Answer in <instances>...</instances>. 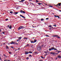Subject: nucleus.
<instances>
[{
    "mask_svg": "<svg viewBox=\"0 0 61 61\" xmlns=\"http://www.w3.org/2000/svg\"><path fill=\"white\" fill-rule=\"evenodd\" d=\"M56 6H58V4L56 5Z\"/></svg>",
    "mask_w": 61,
    "mask_h": 61,
    "instance_id": "13d9d810",
    "label": "nucleus"
},
{
    "mask_svg": "<svg viewBox=\"0 0 61 61\" xmlns=\"http://www.w3.org/2000/svg\"><path fill=\"white\" fill-rule=\"evenodd\" d=\"M52 28H53V27H51L50 29V30H51V29H52Z\"/></svg>",
    "mask_w": 61,
    "mask_h": 61,
    "instance_id": "72a5a7b5",
    "label": "nucleus"
},
{
    "mask_svg": "<svg viewBox=\"0 0 61 61\" xmlns=\"http://www.w3.org/2000/svg\"><path fill=\"white\" fill-rule=\"evenodd\" d=\"M8 20V19H5L6 21H7V20Z\"/></svg>",
    "mask_w": 61,
    "mask_h": 61,
    "instance_id": "f704fd0d",
    "label": "nucleus"
},
{
    "mask_svg": "<svg viewBox=\"0 0 61 61\" xmlns=\"http://www.w3.org/2000/svg\"><path fill=\"white\" fill-rule=\"evenodd\" d=\"M16 56V55H15V54L14 56Z\"/></svg>",
    "mask_w": 61,
    "mask_h": 61,
    "instance_id": "680f3d73",
    "label": "nucleus"
},
{
    "mask_svg": "<svg viewBox=\"0 0 61 61\" xmlns=\"http://www.w3.org/2000/svg\"><path fill=\"white\" fill-rule=\"evenodd\" d=\"M57 15H54V16L55 17H57Z\"/></svg>",
    "mask_w": 61,
    "mask_h": 61,
    "instance_id": "a878e982",
    "label": "nucleus"
},
{
    "mask_svg": "<svg viewBox=\"0 0 61 61\" xmlns=\"http://www.w3.org/2000/svg\"><path fill=\"white\" fill-rule=\"evenodd\" d=\"M2 60V59L1 58V57H0V60Z\"/></svg>",
    "mask_w": 61,
    "mask_h": 61,
    "instance_id": "052dcab7",
    "label": "nucleus"
},
{
    "mask_svg": "<svg viewBox=\"0 0 61 61\" xmlns=\"http://www.w3.org/2000/svg\"><path fill=\"white\" fill-rule=\"evenodd\" d=\"M33 47V46L31 45V47Z\"/></svg>",
    "mask_w": 61,
    "mask_h": 61,
    "instance_id": "09e8293b",
    "label": "nucleus"
},
{
    "mask_svg": "<svg viewBox=\"0 0 61 61\" xmlns=\"http://www.w3.org/2000/svg\"><path fill=\"white\" fill-rule=\"evenodd\" d=\"M21 1H25V0H21Z\"/></svg>",
    "mask_w": 61,
    "mask_h": 61,
    "instance_id": "864d4df0",
    "label": "nucleus"
},
{
    "mask_svg": "<svg viewBox=\"0 0 61 61\" xmlns=\"http://www.w3.org/2000/svg\"><path fill=\"white\" fill-rule=\"evenodd\" d=\"M6 61H11L10 60H8L7 61L6 60Z\"/></svg>",
    "mask_w": 61,
    "mask_h": 61,
    "instance_id": "4d7b16f0",
    "label": "nucleus"
},
{
    "mask_svg": "<svg viewBox=\"0 0 61 61\" xmlns=\"http://www.w3.org/2000/svg\"><path fill=\"white\" fill-rule=\"evenodd\" d=\"M41 5H42V4L41 3H38V5H41Z\"/></svg>",
    "mask_w": 61,
    "mask_h": 61,
    "instance_id": "5701e85b",
    "label": "nucleus"
},
{
    "mask_svg": "<svg viewBox=\"0 0 61 61\" xmlns=\"http://www.w3.org/2000/svg\"><path fill=\"white\" fill-rule=\"evenodd\" d=\"M57 58H57V57H56V60H57Z\"/></svg>",
    "mask_w": 61,
    "mask_h": 61,
    "instance_id": "6e6d98bb",
    "label": "nucleus"
},
{
    "mask_svg": "<svg viewBox=\"0 0 61 61\" xmlns=\"http://www.w3.org/2000/svg\"><path fill=\"white\" fill-rule=\"evenodd\" d=\"M15 44V42L13 41H11V42L10 43V44Z\"/></svg>",
    "mask_w": 61,
    "mask_h": 61,
    "instance_id": "39448f33",
    "label": "nucleus"
},
{
    "mask_svg": "<svg viewBox=\"0 0 61 61\" xmlns=\"http://www.w3.org/2000/svg\"><path fill=\"white\" fill-rule=\"evenodd\" d=\"M49 6H50V7H53V6L50 5Z\"/></svg>",
    "mask_w": 61,
    "mask_h": 61,
    "instance_id": "c756f323",
    "label": "nucleus"
},
{
    "mask_svg": "<svg viewBox=\"0 0 61 61\" xmlns=\"http://www.w3.org/2000/svg\"><path fill=\"white\" fill-rule=\"evenodd\" d=\"M49 26L50 27H52V26L51 25Z\"/></svg>",
    "mask_w": 61,
    "mask_h": 61,
    "instance_id": "37998d69",
    "label": "nucleus"
},
{
    "mask_svg": "<svg viewBox=\"0 0 61 61\" xmlns=\"http://www.w3.org/2000/svg\"><path fill=\"white\" fill-rule=\"evenodd\" d=\"M44 52L45 53H46V54H47V53H48V51H45Z\"/></svg>",
    "mask_w": 61,
    "mask_h": 61,
    "instance_id": "9d476101",
    "label": "nucleus"
},
{
    "mask_svg": "<svg viewBox=\"0 0 61 61\" xmlns=\"http://www.w3.org/2000/svg\"><path fill=\"white\" fill-rule=\"evenodd\" d=\"M19 41V39H18L17 40V42H18V41Z\"/></svg>",
    "mask_w": 61,
    "mask_h": 61,
    "instance_id": "a19ab883",
    "label": "nucleus"
},
{
    "mask_svg": "<svg viewBox=\"0 0 61 61\" xmlns=\"http://www.w3.org/2000/svg\"><path fill=\"white\" fill-rule=\"evenodd\" d=\"M6 61V59H5L4 60V61Z\"/></svg>",
    "mask_w": 61,
    "mask_h": 61,
    "instance_id": "0e129e2a",
    "label": "nucleus"
},
{
    "mask_svg": "<svg viewBox=\"0 0 61 61\" xmlns=\"http://www.w3.org/2000/svg\"><path fill=\"white\" fill-rule=\"evenodd\" d=\"M20 2H23V1H19Z\"/></svg>",
    "mask_w": 61,
    "mask_h": 61,
    "instance_id": "bf43d9fd",
    "label": "nucleus"
},
{
    "mask_svg": "<svg viewBox=\"0 0 61 61\" xmlns=\"http://www.w3.org/2000/svg\"><path fill=\"white\" fill-rule=\"evenodd\" d=\"M36 2H39V1H38L37 0H36Z\"/></svg>",
    "mask_w": 61,
    "mask_h": 61,
    "instance_id": "ea45409f",
    "label": "nucleus"
},
{
    "mask_svg": "<svg viewBox=\"0 0 61 61\" xmlns=\"http://www.w3.org/2000/svg\"><path fill=\"white\" fill-rule=\"evenodd\" d=\"M39 61H43V60L41 59L40 60H39Z\"/></svg>",
    "mask_w": 61,
    "mask_h": 61,
    "instance_id": "a18cd8bd",
    "label": "nucleus"
},
{
    "mask_svg": "<svg viewBox=\"0 0 61 61\" xmlns=\"http://www.w3.org/2000/svg\"><path fill=\"white\" fill-rule=\"evenodd\" d=\"M25 28V27L23 26H20L18 28V30H19L21 29H23V28Z\"/></svg>",
    "mask_w": 61,
    "mask_h": 61,
    "instance_id": "7ed1b4c3",
    "label": "nucleus"
},
{
    "mask_svg": "<svg viewBox=\"0 0 61 61\" xmlns=\"http://www.w3.org/2000/svg\"><path fill=\"white\" fill-rule=\"evenodd\" d=\"M57 57L58 58H61V56L60 55H58L57 56Z\"/></svg>",
    "mask_w": 61,
    "mask_h": 61,
    "instance_id": "6e6552de",
    "label": "nucleus"
},
{
    "mask_svg": "<svg viewBox=\"0 0 61 61\" xmlns=\"http://www.w3.org/2000/svg\"><path fill=\"white\" fill-rule=\"evenodd\" d=\"M10 14H12V13H13V12L12 11H10Z\"/></svg>",
    "mask_w": 61,
    "mask_h": 61,
    "instance_id": "6ab92c4d",
    "label": "nucleus"
},
{
    "mask_svg": "<svg viewBox=\"0 0 61 61\" xmlns=\"http://www.w3.org/2000/svg\"><path fill=\"white\" fill-rule=\"evenodd\" d=\"M29 54V52H28V51H27L25 52V55H27V54Z\"/></svg>",
    "mask_w": 61,
    "mask_h": 61,
    "instance_id": "1a4fd4ad",
    "label": "nucleus"
},
{
    "mask_svg": "<svg viewBox=\"0 0 61 61\" xmlns=\"http://www.w3.org/2000/svg\"><path fill=\"white\" fill-rule=\"evenodd\" d=\"M18 50V49H16V50H15V51H17Z\"/></svg>",
    "mask_w": 61,
    "mask_h": 61,
    "instance_id": "3c124183",
    "label": "nucleus"
},
{
    "mask_svg": "<svg viewBox=\"0 0 61 61\" xmlns=\"http://www.w3.org/2000/svg\"><path fill=\"white\" fill-rule=\"evenodd\" d=\"M55 54H58V53H55Z\"/></svg>",
    "mask_w": 61,
    "mask_h": 61,
    "instance_id": "69168bd1",
    "label": "nucleus"
},
{
    "mask_svg": "<svg viewBox=\"0 0 61 61\" xmlns=\"http://www.w3.org/2000/svg\"><path fill=\"white\" fill-rule=\"evenodd\" d=\"M30 4H32V5H34V4H33L32 3H31V2H30Z\"/></svg>",
    "mask_w": 61,
    "mask_h": 61,
    "instance_id": "a211bd4d",
    "label": "nucleus"
},
{
    "mask_svg": "<svg viewBox=\"0 0 61 61\" xmlns=\"http://www.w3.org/2000/svg\"><path fill=\"white\" fill-rule=\"evenodd\" d=\"M11 48H14V46H11Z\"/></svg>",
    "mask_w": 61,
    "mask_h": 61,
    "instance_id": "473e14b6",
    "label": "nucleus"
},
{
    "mask_svg": "<svg viewBox=\"0 0 61 61\" xmlns=\"http://www.w3.org/2000/svg\"><path fill=\"white\" fill-rule=\"evenodd\" d=\"M18 50H20V48H18Z\"/></svg>",
    "mask_w": 61,
    "mask_h": 61,
    "instance_id": "e2e57ef3",
    "label": "nucleus"
},
{
    "mask_svg": "<svg viewBox=\"0 0 61 61\" xmlns=\"http://www.w3.org/2000/svg\"><path fill=\"white\" fill-rule=\"evenodd\" d=\"M44 20L43 19H41V21H44Z\"/></svg>",
    "mask_w": 61,
    "mask_h": 61,
    "instance_id": "c85d7f7f",
    "label": "nucleus"
},
{
    "mask_svg": "<svg viewBox=\"0 0 61 61\" xmlns=\"http://www.w3.org/2000/svg\"><path fill=\"white\" fill-rule=\"evenodd\" d=\"M6 49H9V47H8V46H7V45H6Z\"/></svg>",
    "mask_w": 61,
    "mask_h": 61,
    "instance_id": "9b49d317",
    "label": "nucleus"
},
{
    "mask_svg": "<svg viewBox=\"0 0 61 61\" xmlns=\"http://www.w3.org/2000/svg\"><path fill=\"white\" fill-rule=\"evenodd\" d=\"M29 57H31V56H32V55H29Z\"/></svg>",
    "mask_w": 61,
    "mask_h": 61,
    "instance_id": "49530a36",
    "label": "nucleus"
},
{
    "mask_svg": "<svg viewBox=\"0 0 61 61\" xmlns=\"http://www.w3.org/2000/svg\"><path fill=\"white\" fill-rule=\"evenodd\" d=\"M18 38L19 39H20V40L21 39V38H22V37H19Z\"/></svg>",
    "mask_w": 61,
    "mask_h": 61,
    "instance_id": "ddd939ff",
    "label": "nucleus"
},
{
    "mask_svg": "<svg viewBox=\"0 0 61 61\" xmlns=\"http://www.w3.org/2000/svg\"><path fill=\"white\" fill-rule=\"evenodd\" d=\"M58 36V35H54L52 36H54V37H56V36Z\"/></svg>",
    "mask_w": 61,
    "mask_h": 61,
    "instance_id": "f8f14e48",
    "label": "nucleus"
},
{
    "mask_svg": "<svg viewBox=\"0 0 61 61\" xmlns=\"http://www.w3.org/2000/svg\"><path fill=\"white\" fill-rule=\"evenodd\" d=\"M26 58V59L28 60V59H29V57H27Z\"/></svg>",
    "mask_w": 61,
    "mask_h": 61,
    "instance_id": "c9c22d12",
    "label": "nucleus"
},
{
    "mask_svg": "<svg viewBox=\"0 0 61 61\" xmlns=\"http://www.w3.org/2000/svg\"><path fill=\"white\" fill-rule=\"evenodd\" d=\"M24 39H26V40H27V38L26 37H24Z\"/></svg>",
    "mask_w": 61,
    "mask_h": 61,
    "instance_id": "bb28decb",
    "label": "nucleus"
},
{
    "mask_svg": "<svg viewBox=\"0 0 61 61\" xmlns=\"http://www.w3.org/2000/svg\"><path fill=\"white\" fill-rule=\"evenodd\" d=\"M9 54H11V52H9Z\"/></svg>",
    "mask_w": 61,
    "mask_h": 61,
    "instance_id": "603ef678",
    "label": "nucleus"
},
{
    "mask_svg": "<svg viewBox=\"0 0 61 61\" xmlns=\"http://www.w3.org/2000/svg\"><path fill=\"white\" fill-rule=\"evenodd\" d=\"M43 46H44V45H42L41 46V47H43Z\"/></svg>",
    "mask_w": 61,
    "mask_h": 61,
    "instance_id": "8fccbe9b",
    "label": "nucleus"
},
{
    "mask_svg": "<svg viewBox=\"0 0 61 61\" xmlns=\"http://www.w3.org/2000/svg\"><path fill=\"white\" fill-rule=\"evenodd\" d=\"M11 44V43H10V42L9 43H8V45H10V44Z\"/></svg>",
    "mask_w": 61,
    "mask_h": 61,
    "instance_id": "e433bc0d",
    "label": "nucleus"
},
{
    "mask_svg": "<svg viewBox=\"0 0 61 61\" xmlns=\"http://www.w3.org/2000/svg\"><path fill=\"white\" fill-rule=\"evenodd\" d=\"M20 15V16H21L23 18H25V17L21 15Z\"/></svg>",
    "mask_w": 61,
    "mask_h": 61,
    "instance_id": "423d86ee",
    "label": "nucleus"
},
{
    "mask_svg": "<svg viewBox=\"0 0 61 61\" xmlns=\"http://www.w3.org/2000/svg\"><path fill=\"white\" fill-rule=\"evenodd\" d=\"M45 36H46V37H50L48 35H46Z\"/></svg>",
    "mask_w": 61,
    "mask_h": 61,
    "instance_id": "412c9836",
    "label": "nucleus"
},
{
    "mask_svg": "<svg viewBox=\"0 0 61 61\" xmlns=\"http://www.w3.org/2000/svg\"><path fill=\"white\" fill-rule=\"evenodd\" d=\"M49 19V18H48L46 19V20H48Z\"/></svg>",
    "mask_w": 61,
    "mask_h": 61,
    "instance_id": "58836bf2",
    "label": "nucleus"
},
{
    "mask_svg": "<svg viewBox=\"0 0 61 61\" xmlns=\"http://www.w3.org/2000/svg\"><path fill=\"white\" fill-rule=\"evenodd\" d=\"M57 38H60V37L59 36H57Z\"/></svg>",
    "mask_w": 61,
    "mask_h": 61,
    "instance_id": "2f4dec72",
    "label": "nucleus"
},
{
    "mask_svg": "<svg viewBox=\"0 0 61 61\" xmlns=\"http://www.w3.org/2000/svg\"><path fill=\"white\" fill-rule=\"evenodd\" d=\"M15 44H16V45H18V43H15Z\"/></svg>",
    "mask_w": 61,
    "mask_h": 61,
    "instance_id": "de8ad7c7",
    "label": "nucleus"
},
{
    "mask_svg": "<svg viewBox=\"0 0 61 61\" xmlns=\"http://www.w3.org/2000/svg\"><path fill=\"white\" fill-rule=\"evenodd\" d=\"M26 46H27L26 45L25 46V47H26Z\"/></svg>",
    "mask_w": 61,
    "mask_h": 61,
    "instance_id": "338daca9",
    "label": "nucleus"
},
{
    "mask_svg": "<svg viewBox=\"0 0 61 61\" xmlns=\"http://www.w3.org/2000/svg\"><path fill=\"white\" fill-rule=\"evenodd\" d=\"M29 53H30V54H31V53H32L33 52H31V51H30L29 52Z\"/></svg>",
    "mask_w": 61,
    "mask_h": 61,
    "instance_id": "aec40b11",
    "label": "nucleus"
},
{
    "mask_svg": "<svg viewBox=\"0 0 61 61\" xmlns=\"http://www.w3.org/2000/svg\"><path fill=\"white\" fill-rule=\"evenodd\" d=\"M26 46H29V44H26Z\"/></svg>",
    "mask_w": 61,
    "mask_h": 61,
    "instance_id": "393cba45",
    "label": "nucleus"
},
{
    "mask_svg": "<svg viewBox=\"0 0 61 61\" xmlns=\"http://www.w3.org/2000/svg\"><path fill=\"white\" fill-rule=\"evenodd\" d=\"M56 50V52H58L59 53H60V52H61V51H58L57 50L56 48H54V47H52L51 48H50L49 49V51H51V50Z\"/></svg>",
    "mask_w": 61,
    "mask_h": 61,
    "instance_id": "f257e3e1",
    "label": "nucleus"
},
{
    "mask_svg": "<svg viewBox=\"0 0 61 61\" xmlns=\"http://www.w3.org/2000/svg\"><path fill=\"white\" fill-rule=\"evenodd\" d=\"M41 58H44V57H43V56H41Z\"/></svg>",
    "mask_w": 61,
    "mask_h": 61,
    "instance_id": "c03bdc74",
    "label": "nucleus"
},
{
    "mask_svg": "<svg viewBox=\"0 0 61 61\" xmlns=\"http://www.w3.org/2000/svg\"><path fill=\"white\" fill-rule=\"evenodd\" d=\"M23 14H25V12L24 11H23Z\"/></svg>",
    "mask_w": 61,
    "mask_h": 61,
    "instance_id": "7c9ffc66",
    "label": "nucleus"
},
{
    "mask_svg": "<svg viewBox=\"0 0 61 61\" xmlns=\"http://www.w3.org/2000/svg\"><path fill=\"white\" fill-rule=\"evenodd\" d=\"M57 17H58V18H60V17L59 16H57Z\"/></svg>",
    "mask_w": 61,
    "mask_h": 61,
    "instance_id": "4c0bfd02",
    "label": "nucleus"
},
{
    "mask_svg": "<svg viewBox=\"0 0 61 61\" xmlns=\"http://www.w3.org/2000/svg\"><path fill=\"white\" fill-rule=\"evenodd\" d=\"M34 53L35 54H37V52H35Z\"/></svg>",
    "mask_w": 61,
    "mask_h": 61,
    "instance_id": "79ce46f5",
    "label": "nucleus"
},
{
    "mask_svg": "<svg viewBox=\"0 0 61 61\" xmlns=\"http://www.w3.org/2000/svg\"><path fill=\"white\" fill-rule=\"evenodd\" d=\"M4 56H5L6 57H7V56H6V55H5V54H4Z\"/></svg>",
    "mask_w": 61,
    "mask_h": 61,
    "instance_id": "cd10ccee",
    "label": "nucleus"
},
{
    "mask_svg": "<svg viewBox=\"0 0 61 61\" xmlns=\"http://www.w3.org/2000/svg\"><path fill=\"white\" fill-rule=\"evenodd\" d=\"M51 54H52L53 55H55L56 53L55 52H51Z\"/></svg>",
    "mask_w": 61,
    "mask_h": 61,
    "instance_id": "0eeeda50",
    "label": "nucleus"
},
{
    "mask_svg": "<svg viewBox=\"0 0 61 61\" xmlns=\"http://www.w3.org/2000/svg\"><path fill=\"white\" fill-rule=\"evenodd\" d=\"M59 11H60V12H61V10H59Z\"/></svg>",
    "mask_w": 61,
    "mask_h": 61,
    "instance_id": "774afa93",
    "label": "nucleus"
},
{
    "mask_svg": "<svg viewBox=\"0 0 61 61\" xmlns=\"http://www.w3.org/2000/svg\"><path fill=\"white\" fill-rule=\"evenodd\" d=\"M58 5H59L60 6V5H61V3H59L58 4Z\"/></svg>",
    "mask_w": 61,
    "mask_h": 61,
    "instance_id": "2eb2a0df",
    "label": "nucleus"
},
{
    "mask_svg": "<svg viewBox=\"0 0 61 61\" xmlns=\"http://www.w3.org/2000/svg\"><path fill=\"white\" fill-rule=\"evenodd\" d=\"M2 33L3 34H5V32H2Z\"/></svg>",
    "mask_w": 61,
    "mask_h": 61,
    "instance_id": "5fc2aeb1",
    "label": "nucleus"
},
{
    "mask_svg": "<svg viewBox=\"0 0 61 61\" xmlns=\"http://www.w3.org/2000/svg\"><path fill=\"white\" fill-rule=\"evenodd\" d=\"M30 42H31V43H34V41H30Z\"/></svg>",
    "mask_w": 61,
    "mask_h": 61,
    "instance_id": "dca6fc26",
    "label": "nucleus"
},
{
    "mask_svg": "<svg viewBox=\"0 0 61 61\" xmlns=\"http://www.w3.org/2000/svg\"><path fill=\"white\" fill-rule=\"evenodd\" d=\"M53 26H55V27H56V24H55L54 25H53Z\"/></svg>",
    "mask_w": 61,
    "mask_h": 61,
    "instance_id": "b1692460",
    "label": "nucleus"
},
{
    "mask_svg": "<svg viewBox=\"0 0 61 61\" xmlns=\"http://www.w3.org/2000/svg\"><path fill=\"white\" fill-rule=\"evenodd\" d=\"M23 11L22 10H20V12L21 13H23Z\"/></svg>",
    "mask_w": 61,
    "mask_h": 61,
    "instance_id": "f3484780",
    "label": "nucleus"
},
{
    "mask_svg": "<svg viewBox=\"0 0 61 61\" xmlns=\"http://www.w3.org/2000/svg\"><path fill=\"white\" fill-rule=\"evenodd\" d=\"M36 41H37L36 40V39L34 40V41H33V42H34V43H35V42H36Z\"/></svg>",
    "mask_w": 61,
    "mask_h": 61,
    "instance_id": "4468645a",
    "label": "nucleus"
},
{
    "mask_svg": "<svg viewBox=\"0 0 61 61\" xmlns=\"http://www.w3.org/2000/svg\"><path fill=\"white\" fill-rule=\"evenodd\" d=\"M7 27L10 29H12V26L10 24L7 26Z\"/></svg>",
    "mask_w": 61,
    "mask_h": 61,
    "instance_id": "20e7f679",
    "label": "nucleus"
},
{
    "mask_svg": "<svg viewBox=\"0 0 61 61\" xmlns=\"http://www.w3.org/2000/svg\"><path fill=\"white\" fill-rule=\"evenodd\" d=\"M18 13H19V12H15L14 14H18Z\"/></svg>",
    "mask_w": 61,
    "mask_h": 61,
    "instance_id": "4be33fe9",
    "label": "nucleus"
},
{
    "mask_svg": "<svg viewBox=\"0 0 61 61\" xmlns=\"http://www.w3.org/2000/svg\"><path fill=\"white\" fill-rule=\"evenodd\" d=\"M37 50L38 51H40L41 50V46H38L37 48Z\"/></svg>",
    "mask_w": 61,
    "mask_h": 61,
    "instance_id": "f03ea898",
    "label": "nucleus"
}]
</instances>
